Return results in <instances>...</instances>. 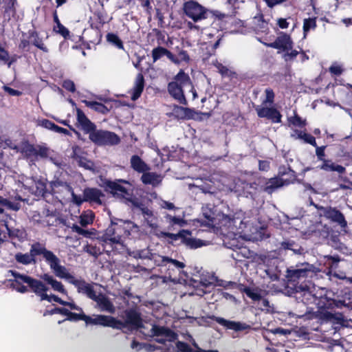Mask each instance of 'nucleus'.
Listing matches in <instances>:
<instances>
[{"label":"nucleus","mask_w":352,"mask_h":352,"mask_svg":"<svg viewBox=\"0 0 352 352\" xmlns=\"http://www.w3.org/2000/svg\"><path fill=\"white\" fill-rule=\"evenodd\" d=\"M202 212L209 223L213 224L217 218L218 226L222 232L228 231V233H234L237 231L239 233L245 234L248 232H253L256 230L250 218L246 217L241 210L236 211L233 215L219 214L216 217L214 211L207 206L203 207Z\"/></svg>","instance_id":"f257e3e1"},{"label":"nucleus","mask_w":352,"mask_h":352,"mask_svg":"<svg viewBox=\"0 0 352 352\" xmlns=\"http://www.w3.org/2000/svg\"><path fill=\"white\" fill-rule=\"evenodd\" d=\"M39 255L43 256L45 263L54 274L61 261L52 251L47 250L45 245L39 242L31 245L30 252L15 254L14 259L19 264L28 265L36 263V256Z\"/></svg>","instance_id":"f03ea898"},{"label":"nucleus","mask_w":352,"mask_h":352,"mask_svg":"<svg viewBox=\"0 0 352 352\" xmlns=\"http://www.w3.org/2000/svg\"><path fill=\"white\" fill-rule=\"evenodd\" d=\"M54 275L59 278L68 281L69 283L74 285L80 294L85 295L87 298L92 300L96 294L97 293L94 289V286L97 285L96 283H89L83 279H77L72 274H71L68 270L61 263L58 265Z\"/></svg>","instance_id":"7ed1b4c3"},{"label":"nucleus","mask_w":352,"mask_h":352,"mask_svg":"<svg viewBox=\"0 0 352 352\" xmlns=\"http://www.w3.org/2000/svg\"><path fill=\"white\" fill-rule=\"evenodd\" d=\"M140 258L141 259L154 260L157 265L167 267L168 270L170 271V272L168 273V276H166L163 277V282L164 283H166L168 280L173 283H177L178 280L176 278H172L170 271L174 270L173 267L178 270L185 267V264L177 260L173 259L167 256H155L151 252L149 249L140 250Z\"/></svg>","instance_id":"20e7f679"},{"label":"nucleus","mask_w":352,"mask_h":352,"mask_svg":"<svg viewBox=\"0 0 352 352\" xmlns=\"http://www.w3.org/2000/svg\"><path fill=\"white\" fill-rule=\"evenodd\" d=\"M316 268L308 263L296 264L287 270L286 278L288 282L295 287L296 285H300L302 282H307V278H311L316 273Z\"/></svg>","instance_id":"39448f33"},{"label":"nucleus","mask_w":352,"mask_h":352,"mask_svg":"<svg viewBox=\"0 0 352 352\" xmlns=\"http://www.w3.org/2000/svg\"><path fill=\"white\" fill-rule=\"evenodd\" d=\"M191 87V80L188 74L182 70L175 76L174 80L168 85L169 94L182 104H187V100L184 94V88Z\"/></svg>","instance_id":"423d86ee"},{"label":"nucleus","mask_w":352,"mask_h":352,"mask_svg":"<svg viewBox=\"0 0 352 352\" xmlns=\"http://www.w3.org/2000/svg\"><path fill=\"white\" fill-rule=\"evenodd\" d=\"M8 276L9 275L14 278V281L17 284L25 283L31 289V290L38 296L41 298V300H44L48 298L47 291V287L39 280L35 279L25 274H21L16 271L9 270L8 272Z\"/></svg>","instance_id":"0eeeda50"},{"label":"nucleus","mask_w":352,"mask_h":352,"mask_svg":"<svg viewBox=\"0 0 352 352\" xmlns=\"http://www.w3.org/2000/svg\"><path fill=\"white\" fill-rule=\"evenodd\" d=\"M316 286L311 281L302 282L300 285H296L294 287L296 297L300 299L304 304L311 305L316 303L318 296L316 292Z\"/></svg>","instance_id":"6e6552de"},{"label":"nucleus","mask_w":352,"mask_h":352,"mask_svg":"<svg viewBox=\"0 0 352 352\" xmlns=\"http://www.w3.org/2000/svg\"><path fill=\"white\" fill-rule=\"evenodd\" d=\"M126 237L125 221L119 219L117 222L111 221L104 234L106 241L111 243H121L122 238Z\"/></svg>","instance_id":"1a4fd4ad"},{"label":"nucleus","mask_w":352,"mask_h":352,"mask_svg":"<svg viewBox=\"0 0 352 352\" xmlns=\"http://www.w3.org/2000/svg\"><path fill=\"white\" fill-rule=\"evenodd\" d=\"M89 138L93 142L100 146L117 145L120 142V138L115 133L104 130L95 129L90 133Z\"/></svg>","instance_id":"9d476101"},{"label":"nucleus","mask_w":352,"mask_h":352,"mask_svg":"<svg viewBox=\"0 0 352 352\" xmlns=\"http://www.w3.org/2000/svg\"><path fill=\"white\" fill-rule=\"evenodd\" d=\"M185 14L194 22H198L208 17V10L201 4L194 1H189L184 4Z\"/></svg>","instance_id":"9b49d317"},{"label":"nucleus","mask_w":352,"mask_h":352,"mask_svg":"<svg viewBox=\"0 0 352 352\" xmlns=\"http://www.w3.org/2000/svg\"><path fill=\"white\" fill-rule=\"evenodd\" d=\"M151 333L153 336L156 337V342L166 346L167 349H169L172 346V342L177 340L176 333L167 327L153 325Z\"/></svg>","instance_id":"f8f14e48"},{"label":"nucleus","mask_w":352,"mask_h":352,"mask_svg":"<svg viewBox=\"0 0 352 352\" xmlns=\"http://www.w3.org/2000/svg\"><path fill=\"white\" fill-rule=\"evenodd\" d=\"M86 324L110 327L114 329H122L124 324L111 316L96 315L94 318L87 316Z\"/></svg>","instance_id":"ddd939ff"},{"label":"nucleus","mask_w":352,"mask_h":352,"mask_svg":"<svg viewBox=\"0 0 352 352\" xmlns=\"http://www.w3.org/2000/svg\"><path fill=\"white\" fill-rule=\"evenodd\" d=\"M320 215L324 216L330 221L336 223L342 229L347 227V221L344 214L336 208L332 207H320L319 208Z\"/></svg>","instance_id":"4468645a"},{"label":"nucleus","mask_w":352,"mask_h":352,"mask_svg":"<svg viewBox=\"0 0 352 352\" xmlns=\"http://www.w3.org/2000/svg\"><path fill=\"white\" fill-rule=\"evenodd\" d=\"M50 187L54 194H63V196L71 195L73 201L76 204L80 205L82 202L81 198L74 193L72 186L66 182L58 179L52 181Z\"/></svg>","instance_id":"2eb2a0df"},{"label":"nucleus","mask_w":352,"mask_h":352,"mask_svg":"<svg viewBox=\"0 0 352 352\" xmlns=\"http://www.w3.org/2000/svg\"><path fill=\"white\" fill-rule=\"evenodd\" d=\"M265 45L267 47L286 52L292 49L293 41L289 35L281 32L273 43Z\"/></svg>","instance_id":"dca6fc26"},{"label":"nucleus","mask_w":352,"mask_h":352,"mask_svg":"<svg viewBox=\"0 0 352 352\" xmlns=\"http://www.w3.org/2000/svg\"><path fill=\"white\" fill-rule=\"evenodd\" d=\"M92 300L96 302V307L101 311H106L109 314H113L116 311V307L113 302L105 294L101 292L96 293Z\"/></svg>","instance_id":"f3484780"},{"label":"nucleus","mask_w":352,"mask_h":352,"mask_svg":"<svg viewBox=\"0 0 352 352\" xmlns=\"http://www.w3.org/2000/svg\"><path fill=\"white\" fill-rule=\"evenodd\" d=\"M122 184L131 186L129 182L122 179L116 182H109L107 186L111 189V192L114 195L120 196L123 198H127V197L130 195V189L126 186H124Z\"/></svg>","instance_id":"a211bd4d"},{"label":"nucleus","mask_w":352,"mask_h":352,"mask_svg":"<svg viewBox=\"0 0 352 352\" xmlns=\"http://www.w3.org/2000/svg\"><path fill=\"white\" fill-rule=\"evenodd\" d=\"M122 322L124 324L122 329L128 326L138 329L142 326V320L140 314L135 309L126 310L125 311V320Z\"/></svg>","instance_id":"6ab92c4d"},{"label":"nucleus","mask_w":352,"mask_h":352,"mask_svg":"<svg viewBox=\"0 0 352 352\" xmlns=\"http://www.w3.org/2000/svg\"><path fill=\"white\" fill-rule=\"evenodd\" d=\"M258 116L260 118H266L271 120L274 123H279L281 121V115L280 112L274 108H268L262 106L256 107Z\"/></svg>","instance_id":"aec40b11"},{"label":"nucleus","mask_w":352,"mask_h":352,"mask_svg":"<svg viewBox=\"0 0 352 352\" xmlns=\"http://www.w3.org/2000/svg\"><path fill=\"white\" fill-rule=\"evenodd\" d=\"M195 114V111L190 108L174 104L172 106V111L170 116L178 120H189L193 118Z\"/></svg>","instance_id":"412c9836"},{"label":"nucleus","mask_w":352,"mask_h":352,"mask_svg":"<svg viewBox=\"0 0 352 352\" xmlns=\"http://www.w3.org/2000/svg\"><path fill=\"white\" fill-rule=\"evenodd\" d=\"M144 226L145 227V234L151 237L155 236L160 239V231L159 229L158 219L156 216L144 220Z\"/></svg>","instance_id":"4be33fe9"},{"label":"nucleus","mask_w":352,"mask_h":352,"mask_svg":"<svg viewBox=\"0 0 352 352\" xmlns=\"http://www.w3.org/2000/svg\"><path fill=\"white\" fill-rule=\"evenodd\" d=\"M289 181L283 177H274L266 182L263 186V190L268 194H272L275 190L285 185H288Z\"/></svg>","instance_id":"5701e85b"},{"label":"nucleus","mask_w":352,"mask_h":352,"mask_svg":"<svg viewBox=\"0 0 352 352\" xmlns=\"http://www.w3.org/2000/svg\"><path fill=\"white\" fill-rule=\"evenodd\" d=\"M215 321L218 324L226 327L227 329L234 330L236 331L245 330L249 327L248 325H247L245 323L228 320H226V319H224L223 318H220V317H217L215 319Z\"/></svg>","instance_id":"b1692460"},{"label":"nucleus","mask_w":352,"mask_h":352,"mask_svg":"<svg viewBox=\"0 0 352 352\" xmlns=\"http://www.w3.org/2000/svg\"><path fill=\"white\" fill-rule=\"evenodd\" d=\"M77 120L82 126L83 131L90 134L91 131L95 130L96 126L92 123L85 115L82 111L78 109L77 111Z\"/></svg>","instance_id":"393cba45"},{"label":"nucleus","mask_w":352,"mask_h":352,"mask_svg":"<svg viewBox=\"0 0 352 352\" xmlns=\"http://www.w3.org/2000/svg\"><path fill=\"white\" fill-rule=\"evenodd\" d=\"M19 151L30 162L36 161V146L25 142L21 144Z\"/></svg>","instance_id":"a878e982"},{"label":"nucleus","mask_w":352,"mask_h":352,"mask_svg":"<svg viewBox=\"0 0 352 352\" xmlns=\"http://www.w3.org/2000/svg\"><path fill=\"white\" fill-rule=\"evenodd\" d=\"M144 79L142 74L136 76L134 87L132 89L131 100L135 101L140 98L144 89Z\"/></svg>","instance_id":"bb28decb"},{"label":"nucleus","mask_w":352,"mask_h":352,"mask_svg":"<svg viewBox=\"0 0 352 352\" xmlns=\"http://www.w3.org/2000/svg\"><path fill=\"white\" fill-rule=\"evenodd\" d=\"M280 248L292 252V254L300 255L303 254L304 249L294 241L287 240L280 243Z\"/></svg>","instance_id":"cd10ccee"},{"label":"nucleus","mask_w":352,"mask_h":352,"mask_svg":"<svg viewBox=\"0 0 352 352\" xmlns=\"http://www.w3.org/2000/svg\"><path fill=\"white\" fill-rule=\"evenodd\" d=\"M130 163L131 168L140 173H143L150 169V167L138 155H133L131 157Z\"/></svg>","instance_id":"c85d7f7f"},{"label":"nucleus","mask_w":352,"mask_h":352,"mask_svg":"<svg viewBox=\"0 0 352 352\" xmlns=\"http://www.w3.org/2000/svg\"><path fill=\"white\" fill-rule=\"evenodd\" d=\"M42 279L50 285L54 291L61 294H66V290L62 283L55 279L52 275L44 274L42 276Z\"/></svg>","instance_id":"c756f323"},{"label":"nucleus","mask_w":352,"mask_h":352,"mask_svg":"<svg viewBox=\"0 0 352 352\" xmlns=\"http://www.w3.org/2000/svg\"><path fill=\"white\" fill-rule=\"evenodd\" d=\"M162 179V177L160 175L153 172H144L141 177V180L144 184H151L153 186L160 184Z\"/></svg>","instance_id":"7c9ffc66"},{"label":"nucleus","mask_w":352,"mask_h":352,"mask_svg":"<svg viewBox=\"0 0 352 352\" xmlns=\"http://www.w3.org/2000/svg\"><path fill=\"white\" fill-rule=\"evenodd\" d=\"M164 218L169 226L174 227L177 226L179 227H184L187 224L186 220H185V213L183 212L182 215L173 216L170 214H166Z\"/></svg>","instance_id":"2f4dec72"},{"label":"nucleus","mask_w":352,"mask_h":352,"mask_svg":"<svg viewBox=\"0 0 352 352\" xmlns=\"http://www.w3.org/2000/svg\"><path fill=\"white\" fill-rule=\"evenodd\" d=\"M126 237L131 236L133 238H140L143 234L140 227L130 221H125Z\"/></svg>","instance_id":"473e14b6"},{"label":"nucleus","mask_w":352,"mask_h":352,"mask_svg":"<svg viewBox=\"0 0 352 352\" xmlns=\"http://www.w3.org/2000/svg\"><path fill=\"white\" fill-rule=\"evenodd\" d=\"M225 245L230 249H232L234 250V253L231 254V256L235 259L240 261L241 260V254L242 256H245V252H247L245 248H239V245L236 244V241L235 239H232L230 242H226L224 241Z\"/></svg>","instance_id":"72a5a7b5"},{"label":"nucleus","mask_w":352,"mask_h":352,"mask_svg":"<svg viewBox=\"0 0 352 352\" xmlns=\"http://www.w3.org/2000/svg\"><path fill=\"white\" fill-rule=\"evenodd\" d=\"M318 168L329 172L335 171L338 173H344L345 172V168L344 166L336 164L330 160H324L322 161V164L319 166Z\"/></svg>","instance_id":"f704fd0d"},{"label":"nucleus","mask_w":352,"mask_h":352,"mask_svg":"<svg viewBox=\"0 0 352 352\" xmlns=\"http://www.w3.org/2000/svg\"><path fill=\"white\" fill-rule=\"evenodd\" d=\"M323 318L333 324L342 325L344 322V316L340 312L327 311L323 313Z\"/></svg>","instance_id":"c9c22d12"},{"label":"nucleus","mask_w":352,"mask_h":352,"mask_svg":"<svg viewBox=\"0 0 352 352\" xmlns=\"http://www.w3.org/2000/svg\"><path fill=\"white\" fill-rule=\"evenodd\" d=\"M102 196L101 191L97 188H87L84 191L85 201L101 204L100 197Z\"/></svg>","instance_id":"e433bc0d"},{"label":"nucleus","mask_w":352,"mask_h":352,"mask_svg":"<svg viewBox=\"0 0 352 352\" xmlns=\"http://www.w3.org/2000/svg\"><path fill=\"white\" fill-rule=\"evenodd\" d=\"M183 243L190 248H198L203 245H206V243L200 239H197L191 236V232L188 230V234H185L183 239Z\"/></svg>","instance_id":"4c0bfd02"},{"label":"nucleus","mask_w":352,"mask_h":352,"mask_svg":"<svg viewBox=\"0 0 352 352\" xmlns=\"http://www.w3.org/2000/svg\"><path fill=\"white\" fill-rule=\"evenodd\" d=\"M82 102L89 108L95 111L105 114L109 111V109L103 104L95 101H89L83 100Z\"/></svg>","instance_id":"58836bf2"},{"label":"nucleus","mask_w":352,"mask_h":352,"mask_svg":"<svg viewBox=\"0 0 352 352\" xmlns=\"http://www.w3.org/2000/svg\"><path fill=\"white\" fill-rule=\"evenodd\" d=\"M188 234L187 230H182L177 234H173V233H170V232H166L162 231V233H160V239L164 238V237H168L172 241H177V240L181 239L182 241H183L185 234Z\"/></svg>","instance_id":"ea45409f"},{"label":"nucleus","mask_w":352,"mask_h":352,"mask_svg":"<svg viewBox=\"0 0 352 352\" xmlns=\"http://www.w3.org/2000/svg\"><path fill=\"white\" fill-rule=\"evenodd\" d=\"M107 41L117 48L124 50L123 43L118 35L113 33H109L107 35Z\"/></svg>","instance_id":"a19ab883"},{"label":"nucleus","mask_w":352,"mask_h":352,"mask_svg":"<svg viewBox=\"0 0 352 352\" xmlns=\"http://www.w3.org/2000/svg\"><path fill=\"white\" fill-rule=\"evenodd\" d=\"M94 214L93 212L87 210L80 216V223L82 226L85 227L91 224L94 221Z\"/></svg>","instance_id":"79ce46f5"},{"label":"nucleus","mask_w":352,"mask_h":352,"mask_svg":"<svg viewBox=\"0 0 352 352\" xmlns=\"http://www.w3.org/2000/svg\"><path fill=\"white\" fill-rule=\"evenodd\" d=\"M214 280V278L213 276H210L208 279H204L203 278H200L199 285L200 287H202L204 289H206L210 287ZM207 292L204 291V289H199L197 294L199 296H202L204 294H206Z\"/></svg>","instance_id":"37998d69"},{"label":"nucleus","mask_w":352,"mask_h":352,"mask_svg":"<svg viewBox=\"0 0 352 352\" xmlns=\"http://www.w3.org/2000/svg\"><path fill=\"white\" fill-rule=\"evenodd\" d=\"M244 292L250 298L254 301L260 300L262 298V295L258 289L246 287L244 289Z\"/></svg>","instance_id":"c03bdc74"},{"label":"nucleus","mask_w":352,"mask_h":352,"mask_svg":"<svg viewBox=\"0 0 352 352\" xmlns=\"http://www.w3.org/2000/svg\"><path fill=\"white\" fill-rule=\"evenodd\" d=\"M30 38L33 39L32 42L34 46H36V47L39 48L45 52H48V49L45 46L42 39L38 37V34L36 32H32L31 34Z\"/></svg>","instance_id":"a18cd8bd"},{"label":"nucleus","mask_w":352,"mask_h":352,"mask_svg":"<svg viewBox=\"0 0 352 352\" xmlns=\"http://www.w3.org/2000/svg\"><path fill=\"white\" fill-rule=\"evenodd\" d=\"M168 50L163 47H157L152 50V58L153 62H156L160 59L162 56H166Z\"/></svg>","instance_id":"49530a36"},{"label":"nucleus","mask_w":352,"mask_h":352,"mask_svg":"<svg viewBox=\"0 0 352 352\" xmlns=\"http://www.w3.org/2000/svg\"><path fill=\"white\" fill-rule=\"evenodd\" d=\"M316 27V21L314 18H308L304 19L303 21V32H304V37L306 36L307 32L311 30L314 29Z\"/></svg>","instance_id":"de8ad7c7"},{"label":"nucleus","mask_w":352,"mask_h":352,"mask_svg":"<svg viewBox=\"0 0 352 352\" xmlns=\"http://www.w3.org/2000/svg\"><path fill=\"white\" fill-rule=\"evenodd\" d=\"M35 186L34 193L37 195H43L46 190V184L45 182L41 179L34 180Z\"/></svg>","instance_id":"09e8293b"},{"label":"nucleus","mask_w":352,"mask_h":352,"mask_svg":"<svg viewBox=\"0 0 352 352\" xmlns=\"http://www.w3.org/2000/svg\"><path fill=\"white\" fill-rule=\"evenodd\" d=\"M71 229L73 232L78 233V234H80L85 237L89 238L92 235L94 234V231L87 230L85 229H82L79 226L76 224H73L71 227Z\"/></svg>","instance_id":"8fccbe9b"},{"label":"nucleus","mask_w":352,"mask_h":352,"mask_svg":"<svg viewBox=\"0 0 352 352\" xmlns=\"http://www.w3.org/2000/svg\"><path fill=\"white\" fill-rule=\"evenodd\" d=\"M86 318L87 315H85L82 311H80L78 314L72 313L69 311L65 320L70 321L83 320L86 322Z\"/></svg>","instance_id":"3c124183"},{"label":"nucleus","mask_w":352,"mask_h":352,"mask_svg":"<svg viewBox=\"0 0 352 352\" xmlns=\"http://www.w3.org/2000/svg\"><path fill=\"white\" fill-rule=\"evenodd\" d=\"M278 174L281 177H283L285 175H289V179H287L289 181V183L292 182L293 180H294L295 177H296L294 171L292 170L289 167H287V168L280 167L278 170Z\"/></svg>","instance_id":"603ef678"},{"label":"nucleus","mask_w":352,"mask_h":352,"mask_svg":"<svg viewBox=\"0 0 352 352\" xmlns=\"http://www.w3.org/2000/svg\"><path fill=\"white\" fill-rule=\"evenodd\" d=\"M49 155V148L43 146H36V161L38 160V158H47Z\"/></svg>","instance_id":"864d4df0"},{"label":"nucleus","mask_w":352,"mask_h":352,"mask_svg":"<svg viewBox=\"0 0 352 352\" xmlns=\"http://www.w3.org/2000/svg\"><path fill=\"white\" fill-rule=\"evenodd\" d=\"M1 204L14 211H18L21 206L19 202H13L5 198Z\"/></svg>","instance_id":"5fc2aeb1"},{"label":"nucleus","mask_w":352,"mask_h":352,"mask_svg":"<svg viewBox=\"0 0 352 352\" xmlns=\"http://www.w3.org/2000/svg\"><path fill=\"white\" fill-rule=\"evenodd\" d=\"M300 140H303L304 142L309 144L313 146H316V142L315 138L311 135L307 133L304 131Z\"/></svg>","instance_id":"6e6d98bb"},{"label":"nucleus","mask_w":352,"mask_h":352,"mask_svg":"<svg viewBox=\"0 0 352 352\" xmlns=\"http://www.w3.org/2000/svg\"><path fill=\"white\" fill-rule=\"evenodd\" d=\"M0 61L4 63H7L8 67H10L12 61H9V54L8 52L2 47L0 46Z\"/></svg>","instance_id":"4d7b16f0"},{"label":"nucleus","mask_w":352,"mask_h":352,"mask_svg":"<svg viewBox=\"0 0 352 352\" xmlns=\"http://www.w3.org/2000/svg\"><path fill=\"white\" fill-rule=\"evenodd\" d=\"M289 122L290 124L296 126L301 127L305 125V120H302L301 118H300L297 115H295L294 116L289 118Z\"/></svg>","instance_id":"13d9d810"},{"label":"nucleus","mask_w":352,"mask_h":352,"mask_svg":"<svg viewBox=\"0 0 352 352\" xmlns=\"http://www.w3.org/2000/svg\"><path fill=\"white\" fill-rule=\"evenodd\" d=\"M291 51H286L285 53L283 54V58L286 62L292 61L293 60L297 55L299 54V52H298L296 50H290Z\"/></svg>","instance_id":"bf43d9fd"},{"label":"nucleus","mask_w":352,"mask_h":352,"mask_svg":"<svg viewBox=\"0 0 352 352\" xmlns=\"http://www.w3.org/2000/svg\"><path fill=\"white\" fill-rule=\"evenodd\" d=\"M10 280L13 282L12 284V286L16 292L21 293V294L28 292V287L23 285V283H21V284L16 283V282L14 281V277H13V279H10Z\"/></svg>","instance_id":"052dcab7"},{"label":"nucleus","mask_w":352,"mask_h":352,"mask_svg":"<svg viewBox=\"0 0 352 352\" xmlns=\"http://www.w3.org/2000/svg\"><path fill=\"white\" fill-rule=\"evenodd\" d=\"M214 65L222 76H230L231 72L221 63L217 61L216 63H214Z\"/></svg>","instance_id":"680f3d73"},{"label":"nucleus","mask_w":352,"mask_h":352,"mask_svg":"<svg viewBox=\"0 0 352 352\" xmlns=\"http://www.w3.org/2000/svg\"><path fill=\"white\" fill-rule=\"evenodd\" d=\"M54 29L57 33L60 34L65 38H66L69 34V31L68 29L63 25L60 23H58V25H56Z\"/></svg>","instance_id":"e2e57ef3"},{"label":"nucleus","mask_w":352,"mask_h":352,"mask_svg":"<svg viewBox=\"0 0 352 352\" xmlns=\"http://www.w3.org/2000/svg\"><path fill=\"white\" fill-rule=\"evenodd\" d=\"M329 72L334 75L339 76L343 72L342 65L335 63L329 67Z\"/></svg>","instance_id":"0e129e2a"},{"label":"nucleus","mask_w":352,"mask_h":352,"mask_svg":"<svg viewBox=\"0 0 352 352\" xmlns=\"http://www.w3.org/2000/svg\"><path fill=\"white\" fill-rule=\"evenodd\" d=\"M316 155L317 156V158L319 161H324V160H326L324 158V150H325V148L326 146H318L316 145Z\"/></svg>","instance_id":"69168bd1"},{"label":"nucleus","mask_w":352,"mask_h":352,"mask_svg":"<svg viewBox=\"0 0 352 352\" xmlns=\"http://www.w3.org/2000/svg\"><path fill=\"white\" fill-rule=\"evenodd\" d=\"M63 87L70 92H74L76 91V87L74 82L71 80H65L63 81Z\"/></svg>","instance_id":"338daca9"},{"label":"nucleus","mask_w":352,"mask_h":352,"mask_svg":"<svg viewBox=\"0 0 352 352\" xmlns=\"http://www.w3.org/2000/svg\"><path fill=\"white\" fill-rule=\"evenodd\" d=\"M176 346L177 349L181 352H192V349L186 343L177 342Z\"/></svg>","instance_id":"774afa93"}]
</instances>
